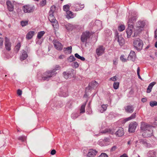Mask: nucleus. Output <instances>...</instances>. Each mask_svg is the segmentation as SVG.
<instances>
[{"label":"nucleus","instance_id":"f257e3e1","mask_svg":"<svg viewBox=\"0 0 157 157\" xmlns=\"http://www.w3.org/2000/svg\"><path fill=\"white\" fill-rule=\"evenodd\" d=\"M60 67L59 65H56L53 70L44 73L41 77L42 79L43 80L48 81L50 78L56 74V71L60 70Z\"/></svg>","mask_w":157,"mask_h":157},{"label":"nucleus","instance_id":"f03ea898","mask_svg":"<svg viewBox=\"0 0 157 157\" xmlns=\"http://www.w3.org/2000/svg\"><path fill=\"white\" fill-rule=\"evenodd\" d=\"M147 22L145 21H139L136 24V28L134 30V35L133 36L135 37L137 36L147 26Z\"/></svg>","mask_w":157,"mask_h":157},{"label":"nucleus","instance_id":"7ed1b4c3","mask_svg":"<svg viewBox=\"0 0 157 157\" xmlns=\"http://www.w3.org/2000/svg\"><path fill=\"white\" fill-rule=\"evenodd\" d=\"M133 44L134 47L137 50H140L142 49L143 43V41L140 38L135 39L134 40Z\"/></svg>","mask_w":157,"mask_h":157},{"label":"nucleus","instance_id":"20e7f679","mask_svg":"<svg viewBox=\"0 0 157 157\" xmlns=\"http://www.w3.org/2000/svg\"><path fill=\"white\" fill-rule=\"evenodd\" d=\"M91 35V33L89 31H86L83 32L82 33L81 37V41L82 42H86L87 39L90 38Z\"/></svg>","mask_w":157,"mask_h":157},{"label":"nucleus","instance_id":"39448f33","mask_svg":"<svg viewBox=\"0 0 157 157\" xmlns=\"http://www.w3.org/2000/svg\"><path fill=\"white\" fill-rule=\"evenodd\" d=\"M35 7L33 5H27L23 7L22 10L25 13H30L33 11Z\"/></svg>","mask_w":157,"mask_h":157},{"label":"nucleus","instance_id":"423d86ee","mask_svg":"<svg viewBox=\"0 0 157 157\" xmlns=\"http://www.w3.org/2000/svg\"><path fill=\"white\" fill-rule=\"evenodd\" d=\"M55 7L52 6L50 8V10L49 12V16L48 19L52 23L54 22L56 20L55 17H54L53 13L55 10Z\"/></svg>","mask_w":157,"mask_h":157},{"label":"nucleus","instance_id":"0eeeda50","mask_svg":"<svg viewBox=\"0 0 157 157\" xmlns=\"http://www.w3.org/2000/svg\"><path fill=\"white\" fill-rule=\"evenodd\" d=\"M153 128V127L146 123L144 122L141 123L140 128L141 131L143 132L148 130V129H151V128Z\"/></svg>","mask_w":157,"mask_h":157},{"label":"nucleus","instance_id":"6e6552de","mask_svg":"<svg viewBox=\"0 0 157 157\" xmlns=\"http://www.w3.org/2000/svg\"><path fill=\"white\" fill-rule=\"evenodd\" d=\"M52 42L55 48L58 50H61L63 49V45L59 41L56 39L53 40Z\"/></svg>","mask_w":157,"mask_h":157},{"label":"nucleus","instance_id":"1a4fd4ad","mask_svg":"<svg viewBox=\"0 0 157 157\" xmlns=\"http://www.w3.org/2000/svg\"><path fill=\"white\" fill-rule=\"evenodd\" d=\"M105 48L103 46L101 45L96 49V52L98 56H101L105 52Z\"/></svg>","mask_w":157,"mask_h":157},{"label":"nucleus","instance_id":"9d476101","mask_svg":"<svg viewBox=\"0 0 157 157\" xmlns=\"http://www.w3.org/2000/svg\"><path fill=\"white\" fill-rule=\"evenodd\" d=\"M137 19V17L136 16H130L128 18V21L127 24L128 26L129 24H131L132 25L133 27H134V23L135 22Z\"/></svg>","mask_w":157,"mask_h":157},{"label":"nucleus","instance_id":"9b49d317","mask_svg":"<svg viewBox=\"0 0 157 157\" xmlns=\"http://www.w3.org/2000/svg\"><path fill=\"white\" fill-rule=\"evenodd\" d=\"M133 28L132 25L129 24L128 28L126 29V32L127 34V37L130 38L132 33V29Z\"/></svg>","mask_w":157,"mask_h":157},{"label":"nucleus","instance_id":"f8f14e48","mask_svg":"<svg viewBox=\"0 0 157 157\" xmlns=\"http://www.w3.org/2000/svg\"><path fill=\"white\" fill-rule=\"evenodd\" d=\"M153 128H151V129H148V130L143 132V136L144 137H148L152 136L153 135Z\"/></svg>","mask_w":157,"mask_h":157},{"label":"nucleus","instance_id":"ddd939ff","mask_svg":"<svg viewBox=\"0 0 157 157\" xmlns=\"http://www.w3.org/2000/svg\"><path fill=\"white\" fill-rule=\"evenodd\" d=\"M137 125L136 122L131 123L129 125L128 131L129 132H132L135 131Z\"/></svg>","mask_w":157,"mask_h":157},{"label":"nucleus","instance_id":"4468645a","mask_svg":"<svg viewBox=\"0 0 157 157\" xmlns=\"http://www.w3.org/2000/svg\"><path fill=\"white\" fill-rule=\"evenodd\" d=\"M74 7L76 11H80L84 8V5L83 4L77 3L74 4Z\"/></svg>","mask_w":157,"mask_h":157},{"label":"nucleus","instance_id":"2eb2a0df","mask_svg":"<svg viewBox=\"0 0 157 157\" xmlns=\"http://www.w3.org/2000/svg\"><path fill=\"white\" fill-rule=\"evenodd\" d=\"M136 57L135 52L133 51H131L128 57V60L134 61Z\"/></svg>","mask_w":157,"mask_h":157},{"label":"nucleus","instance_id":"dca6fc26","mask_svg":"<svg viewBox=\"0 0 157 157\" xmlns=\"http://www.w3.org/2000/svg\"><path fill=\"white\" fill-rule=\"evenodd\" d=\"M98 83L96 81H93L89 84V89L92 90L96 88L98 86Z\"/></svg>","mask_w":157,"mask_h":157},{"label":"nucleus","instance_id":"f3484780","mask_svg":"<svg viewBox=\"0 0 157 157\" xmlns=\"http://www.w3.org/2000/svg\"><path fill=\"white\" fill-rule=\"evenodd\" d=\"M124 134V132L123 128L120 127L115 132V134L117 136H122Z\"/></svg>","mask_w":157,"mask_h":157},{"label":"nucleus","instance_id":"a211bd4d","mask_svg":"<svg viewBox=\"0 0 157 157\" xmlns=\"http://www.w3.org/2000/svg\"><path fill=\"white\" fill-rule=\"evenodd\" d=\"M97 151L94 150L90 149L89 150L87 155L88 157H94L96 154Z\"/></svg>","mask_w":157,"mask_h":157},{"label":"nucleus","instance_id":"6ab92c4d","mask_svg":"<svg viewBox=\"0 0 157 157\" xmlns=\"http://www.w3.org/2000/svg\"><path fill=\"white\" fill-rule=\"evenodd\" d=\"M125 111L129 113H132L134 110V108L132 105H128L125 107Z\"/></svg>","mask_w":157,"mask_h":157},{"label":"nucleus","instance_id":"aec40b11","mask_svg":"<svg viewBox=\"0 0 157 157\" xmlns=\"http://www.w3.org/2000/svg\"><path fill=\"white\" fill-rule=\"evenodd\" d=\"M28 55L26 52L24 50L22 51L21 54L20 56V59L21 61H23L25 59L28 57Z\"/></svg>","mask_w":157,"mask_h":157},{"label":"nucleus","instance_id":"412c9836","mask_svg":"<svg viewBox=\"0 0 157 157\" xmlns=\"http://www.w3.org/2000/svg\"><path fill=\"white\" fill-rule=\"evenodd\" d=\"M35 34L34 31H30L26 34V38L27 40H30L32 38Z\"/></svg>","mask_w":157,"mask_h":157},{"label":"nucleus","instance_id":"4be33fe9","mask_svg":"<svg viewBox=\"0 0 157 157\" xmlns=\"http://www.w3.org/2000/svg\"><path fill=\"white\" fill-rule=\"evenodd\" d=\"M63 77L66 79L71 78L72 76L71 72L70 71H64L63 73Z\"/></svg>","mask_w":157,"mask_h":157},{"label":"nucleus","instance_id":"5701e85b","mask_svg":"<svg viewBox=\"0 0 157 157\" xmlns=\"http://www.w3.org/2000/svg\"><path fill=\"white\" fill-rule=\"evenodd\" d=\"M116 40H117L119 44L121 46H123L124 43V40L121 36H118Z\"/></svg>","mask_w":157,"mask_h":157},{"label":"nucleus","instance_id":"b1692460","mask_svg":"<svg viewBox=\"0 0 157 157\" xmlns=\"http://www.w3.org/2000/svg\"><path fill=\"white\" fill-rule=\"evenodd\" d=\"M5 47L6 50L8 51L10 50V43L9 42V39L6 37L5 39Z\"/></svg>","mask_w":157,"mask_h":157},{"label":"nucleus","instance_id":"393cba45","mask_svg":"<svg viewBox=\"0 0 157 157\" xmlns=\"http://www.w3.org/2000/svg\"><path fill=\"white\" fill-rule=\"evenodd\" d=\"M115 130L114 129H106L105 130L101 132V133H105L106 132H109L112 134H115Z\"/></svg>","mask_w":157,"mask_h":157},{"label":"nucleus","instance_id":"a878e982","mask_svg":"<svg viewBox=\"0 0 157 157\" xmlns=\"http://www.w3.org/2000/svg\"><path fill=\"white\" fill-rule=\"evenodd\" d=\"M6 5L7 6L8 9L10 11H12L13 10L14 6L10 1H7L6 2Z\"/></svg>","mask_w":157,"mask_h":157},{"label":"nucleus","instance_id":"bb28decb","mask_svg":"<svg viewBox=\"0 0 157 157\" xmlns=\"http://www.w3.org/2000/svg\"><path fill=\"white\" fill-rule=\"evenodd\" d=\"M66 17L68 19L73 18L75 16V15L73 13L70 11H67L66 12Z\"/></svg>","mask_w":157,"mask_h":157},{"label":"nucleus","instance_id":"cd10ccee","mask_svg":"<svg viewBox=\"0 0 157 157\" xmlns=\"http://www.w3.org/2000/svg\"><path fill=\"white\" fill-rule=\"evenodd\" d=\"M155 83L156 82H153L150 83L147 89V93H149L151 91L152 87L155 84Z\"/></svg>","mask_w":157,"mask_h":157},{"label":"nucleus","instance_id":"c85d7f7f","mask_svg":"<svg viewBox=\"0 0 157 157\" xmlns=\"http://www.w3.org/2000/svg\"><path fill=\"white\" fill-rule=\"evenodd\" d=\"M52 25L53 26L55 30H56V29H58L59 27V25L57 21L56 20H55V21H54V22H52Z\"/></svg>","mask_w":157,"mask_h":157},{"label":"nucleus","instance_id":"c756f323","mask_svg":"<svg viewBox=\"0 0 157 157\" xmlns=\"http://www.w3.org/2000/svg\"><path fill=\"white\" fill-rule=\"evenodd\" d=\"M136 113H134L129 117L125 118L124 119V121L125 122L127 121H128L133 119L135 118L136 117Z\"/></svg>","mask_w":157,"mask_h":157},{"label":"nucleus","instance_id":"7c9ffc66","mask_svg":"<svg viewBox=\"0 0 157 157\" xmlns=\"http://www.w3.org/2000/svg\"><path fill=\"white\" fill-rule=\"evenodd\" d=\"M45 33V32L44 31H41L38 32L37 35V38L38 39H40Z\"/></svg>","mask_w":157,"mask_h":157},{"label":"nucleus","instance_id":"2f4dec72","mask_svg":"<svg viewBox=\"0 0 157 157\" xmlns=\"http://www.w3.org/2000/svg\"><path fill=\"white\" fill-rule=\"evenodd\" d=\"M47 4L46 0H41L40 3H39V6L40 7H43L45 6Z\"/></svg>","mask_w":157,"mask_h":157},{"label":"nucleus","instance_id":"473e14b6","mask_svg":"<svg viewBox=\"0 0 157 157\" xmlns=\"http://www.w3.org/2000/svg\"><path fill=\"white\" fill-rule=\"evenodd\" d=\"M86 103L83 104L81 106L80 109V113H83L85 112V107Z\"/></svg>","mask_w":157,"mask_h":157},{"label":"nucleus","instance_id":"72a5a7b5","mask_svg":"<svg viewBox=\"0 0 157 157\" xmlns=\"http://www.w3.org/2000/svg\"><path fill=\"white\" fill-rule=\"evenodd\" d=\"M75 56L76 58H78V59H80L82 61H84L85 60V58L82 56H80L78 53H75Z\"/></svg>","mask_w":157,"mask_h":157},{"label":"nucleus","instance_id":"f704fd0d","mask_svg":"<svg viewBox=\"0 0 157 157\" xmlns=\"http://www.w3.org/2000/svg\"><path fill=\"white\" fill-rule=\"evenodd\" d=\"M95 24L99 28H101L102 27V22L101 21L98 20H96L95 22Z\"/></svg>","mask_w":157,"mask_h":157},{"label":"nucleus","instance_id":"c9c22d12","mask_svg":"<svg viewBox=\"0 0 157 157\" xmlns=\"http://www.w3.org/2000/svg\"><path fill=\"white\" fill-rule=\"evenodd\" d=\"M125 29V26L123 25H120L118 26V29L121 32L124 30Z\"/></svg>","mask_w":157,"mask_h":157},{"label":"nucleus","instance_id":"e433bc0d","mask_svg":"<svg viewBox=\"0 0 157 157\" xmlns=\"http://www.w3.org/2000/svg\"><path fill=\"white\" fill-rule=\"evenodd\" d=\"M75 58L73 56H70L67 59L68 62H71L73 61H75Z\"/></svg>","mask_w":157,"mask_h":157},{"label":"nucleus","instance_id":"4c0bfd02","mask_svg":"<svg viewBox=\"0 0 157 157\" xmlns=\"http://www.w3.org/2000/svg\"><path fill=\"white\" fill-rule=\"evenodd\" d=\"M148 154L149 156L154 157L156 155V152L154 151H149Z\"/></svg>","mask_w":157,"mask_h":157},{"label":"nucleus","instance_id":"58836bf2","mask_svg":"<svg viewBox=\"0 0 157 157\" xmlns=\"http://www.w3.org/2000/svg\"><path fill=\"white\" fill-rule=\"evenodd\" d=\"M149 104L151 107H153L157 105V102L156 101H151L150 102Z\"/></svg>","mask_w":157,"mask_h":157},{"label":"nucleus","instance_id":"ea45409f","mask_svg":"<svg viewBox=\"0 0 157 157\" xmlns=\"http://www.w3.org/2000/svg\"><path fill=\"white\" fill-rule=\"evenodd\" d=\"M107 107V105H103L101 106V109H100V112L101 113H102L103 112L105 111Z\"/></svg>","mask_w":157,"mask_h":157},{"label":"nucleus","instance_id":"a19ab883","mask_svg":"<svg viewBox=\"0 0 157 157\" xmlns=\"http://www.w3.org/2000/svg\"><path fill=\"white\" fill-rule=\"evenodd\" d=\"M63 51L65 52L66 51H68V52H70V53H71L72 52V47L70 46L67 48H63Z\"/></svg>","mask_w":157,"mask_h":157},{"label":"nucleus","instance_id":"79ce46f5","mask_svg":"<svg viewBox=\"0 0 157 157\" xmlns=\"http://www.w3.org/2000/svg\"><path fill=\"white\" fill-rule=\"evenodd\" d=\"M72 67L75 68H76L78 67L79 65L78 63L77 62H73L72 64Z\"/></svg>","mask_w":157,"mask_h":157},{"label":"nucleus","instance_id":"37998d69","mask_svg":"<svg viewBox=\"0 0 157 157\" xmlns=\"http://www.w3.org/2000/svg\"><path fill=\"white\" fill-rule=\"evenodd\" d=\"M79 116V115L78 113H72L71 115V117L74 119L76 118Z\"/></svg>","mask_w":157,"mask_h":157},{"label":"nucleus","instance_id":"c03bdc74","mask_svg":"<svg viewBox=\"0 0 157 157\" xmlns=\"http://www.w3.org/2000/svg\"><path fill=\"white\" fill-rule=\"evenodd\" d=\"M119 82H114L113 84V88L115 89H117L119 86Z\"/></svg>","mask_w":157,"mask_h":157},{"label":"nucleus","instance_id":"a18cd8bd","mask_svg":"<svg viewBox=\"0 0 157 157\" xmlns=\"http://www.w3.org/2000/svg\"><path fill=\"white\" fill-rule=\"evenodd\" d=\"M69 5H65L63 6V10L67 12V11H69Z\"/></svg>","mask_w":157,"mask_h":157},{"label":"nucleus","instance_id":"49530a36","mask_svg":"<svg viewBox=\"0 0 157 157\" xmlns=\"http://www.w3.org/2000/svg\"><path fill=\"white\" fill-rule=\"evenodd\" d=\"M21 24L22 26H25L28 24V21H22L21 22Z\"/></svg>","mask_w":157,"mask_h":157},{"label":"nucleus","instance_id":"de8ad7c7","mask_svg":"<svg viewBox=\"0 0 157 157\" xmlns=\"http://www.w3.org/2000/svg\"><path fill=\"white\" fill-rule=\"evenodd\" d=\"M61 96L65 97H67L68 95V93L67 92H62L61 93Z\"/></svg>","mask_w":157,"mask_h":157},{"label":"nucleus","instance_id":"09e8293b","mask_svg":"<svg viewBox=\"0 0 157 157\" xmlns=\"http://www.w3.org/2000/svg\"><path fill=\"white\" fill-rule=\"evenodd\" d=\"M21 47V44L20 43H18L15 46V48L16 49V51L17 52H18L20 48Z\"/></svg>","mask_w":157,"mask_h":157},{"label":"nucleus","instance_id":"8fccbe9b","mask_svg":"<svg viewBox=\"0 0 157 157\" xmlns=\"http://www.w3.org/2000/svg\"><path fill=\"white\" fill-rule=\"evenodd\" d=\"M25 136H20L18 137V139L19 140H21V141L23 142L25 141Z\"/></svg>","mask_w":157,"mask_h":157},{"label":"nucleus","instance_id":"3c124183","mask_svg":"<svg viewBox=\"0 0 157 157\" xmlns=\"http://www.w3.org/2000/svg\"><path fill=\"white\" fill-rule=\"evenodd\" d=\"M117 77L116 76H115L110 78L109 80L112 81H115L117 80Z\"/></svg>","mask_w":157,"mask_h":157},{"label":"nucleus","instance_id":"603ef678","mask_svg":"<svg viewBox=\"0 0 157 157\" xmlns=\"http://www.w3.org/2000/svg\"><path fill=\"white\" fill-rule=\"evenodd\" d=\"M120 59L123 62H125L127 61V60L126 59H125L124 58V56L122 55L120 57Z\"/></svg>","mask_w":157,"mask_h":157},{"label":"nucleus","instance_id":"864d4df0","mask_svg":"<svg viewBox=\"0 0 157 157\" xmlns=\"http://www.w3.org/2000/svg\"><path fill=\"white\" fill-rule=\"evenodd\" d=\"M140 68L139 67H138L137 70V74L139 78L141 79V77L140 76Z\"/></svg>","mask_w":157,"mask_h":157},{"label":"nucleus","instance_id":"5fc2aeb1","mask_svg":"<svg viewBox=\"0 0 157 157\" xmlns=\"http://www.w3.org/2000/svg\"><path fill=\"white\" fill-rule=\"evenodd\" d=\"M107 155L105 153H102L98 157H108Z\"/></svg>","mask_w":157,"mask_h":157},{"label":"nucleus","instance_id":"6e6d98bb","mask_svg":"<svg viewBox=\"0 0 157 157\" xmlns=\"http://www.w3.org/2000/svg\"><path fill=\"white\" fill-rule=\"evenodd\" d=\"M66 29L68 30H71L72 29L71 27V25H69L68 26H66Z\"/></svg>","mask_w":157,"mask_h":157},{"label":"nucleus","instance_id":"4d7b16f0","mask_svg":"<svg viewBox=\"0 0 157 157\" xmlns=\"http://www.w3.org/2000/svg\"><path fill=\"white\" fill-rule=\"evenodd\" d=\"M117 147L116 146H113L111 148V151H115L117 149Z\"/></svg>","mask_w":157,"mask_h":157},{"label":"nucleus","instance_id":"13d9d810","mask_svg":"<svg viewBox=\"0 0 157 157\" xmlns=\"http://www.w3.org/2000/svg\"><path fill=\"white\" fill-rule=\"evenodd\" d=\"M140 143L143 144H147V142L145 140L141 139L140 140Z\"/></svg>","mask_w":157,"mask_h":157},{"label":"nucleus","instance_id":"bf43d9fd","mask_svg":"<svg viewBox=\"0 0 157 157\" xmlns=\"http://www.w3.org/2000/svg\"><path fill=\"white\" fill-rule=\"evenodd\" d=\"M115 40L117 39V38L118 36H121L119 35L118 33V32L117 31H116L115 32Z\"/></svg>","mask_w":157,"mask_h":157},{"label":"nucleus","instance_id":"052dcab7","mask_svg":"<svg viewBox=\"0 0 157 157\" xmlns=\"http://www.w3.org/2000/svg\"><path fill=\"white\" fill-rule=\"evenodd\" d=\"M22 92L20 90H18L17 91V94L19 96H20L22 94Z\"/></svg>","mask_w":157,"mask_h":157},{"label":"nucleus","instance_id":"680f3d73","mask_svg":"<svg viewBox=\"0 0 157 157\" xmlns=\"http://www.w3.org/2000/svg\"><path fill=\"white\" fill-rule=\"evenodd\" d=\"M154 37L156 40H157V29L155 32Z\"/></svg>","mask_w":157,"mask_h":157},{"label":"nucleus","instance_id":"e2e57ef3","mask_svg":"<svg viewBox=\"0 0 157 157\" xmlns=\"http://www.w3.org/2000/svg\"><path fill=\"white\" fill-rule=\"evenodd\" d=\"M56 151L55 150H52L51 152V154L52 155H54L56 154Z\"/></svg>","mask_w":157,"mask_h":157},{"label":"nucleus","instance_id":"0e129e2a","mask_svg":"<svg viewBox=\"0 0 157 157\" xmlns=\"http://www.w3.org/2000/svg\"><path fill=\"white\" fill-rule=\"evenodd\" d=\"M141 101L143 102H145L147 101V99L146 98H142Z\"/></svg>","mask_w":157,"mask_h":157},{"label":"nucleus","instance_id":"69168bd1","mask_svg":"<svg viewBox=\"0 0 157 157\" xmlns=\"http://www.w3.org/2000/svg\"><path fill=\"white\" fill-rule=\"evenodd\" d=\"M119 157H128L126 154H124L123 155H121Z\"/></svg>","mask_w":157,"mask_h":157},{"label":"nucleus","instance_id":"338daca9","mask_svg":"<svg viewBox=\"0 0 157 157\" xmlns=\"http://www.w3.org/2000/svg\"><path fill=\"white\" fill-rule=\"evenodd\" d=\"M3 40L2 39H1V40H0V46H2L3 45Z\"/></svg>","mask_w":157,"mask_h":157},{"label":"nucleus","instance_id":"774afa93","mask_svg":"<svg viewBox=\"0 0 157 157\" xmlns=\"http://www.w3.org/2000/svg\"><path fill=\"white\" fill-rule=\"evenodd\" d=\"M64 57V56L63 55H61L59 56V58L60 59H63Z\"/></svg>","mask_w":157,"mask_h":157}]
</instances>
